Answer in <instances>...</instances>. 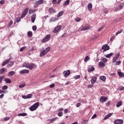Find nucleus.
I'll use <instances>...</instances> for the list:
<instances>
[{
    "label": "nucleus",
    "mask_w": 124,
    "mask_h": 124,
    "mask_svg": "<svg viewBox=\"0 0 124 124\" xmlns=\"http://www.w3.org/2000/svg\"><path fill=\"white\" fill-rule=\"evenodd\" d=\"M23 67L31 70L33 69L34 68H35L36 67V65H35L33 63H24L23 65Z\"/></svg>",
    "instance_id": "f257e3e1"
},
{
    "label": "nucleus",
    "mask_w": 124,
    "mask_h": 124,
    "mask_svg": "<svg viewBox=\"0 0 124 124\" xmlns=\"http://www.w3.org/2000/svg\"><path fill=\"white\" fill-rule=\"evenodd\" d=\"M50 49L51 48L50 47V46H48L46 47L45 49L41 51L40 52V57H44V56H45L46 54L50 51Z\"/></svg>",
    "instance_id": "f03ea898"
},
{
    "label": "nucleus",
    "mask_w": 124,
    "mask_h": 124,
    "mask_svg": "<svg viewBox=\"0 0 124 124\" xmlns=\"http://www.w3.org/2000/svg\"><path fill=\"white\" fill-rule=\"evenodd\" d=\"M39 107V102L35 103L30 108V111H35Z\"/></svg>",
    "instance_id": "7ed1b4c3"
},
{
    "label": "nucleus",
    "mask_w": 124,
    "mask_h": 124,
    "mask_svg": "<svg viewBox=\"0 0 124 124\" xmlns=\"http://www.w3.org/2000/svg\"><path fill=\"white\" fill-rule=\"evenodd\" d=\"M28 12H29V8H27L22 12L21 16V18L22 19H23V18H25V17H26V15H27V14H28Z\"/></svg>",
    "instance_id": "20e7f679"
},
{
    "label": "nucleus",
    "mask_w": 124,
    "mask_h": 124,
    "mask_svg": "<svg viewBox=\"0 0 124 124\" xmlns=\"http://www.w3.org/2000/svg\"><path fill=\"white\" fill-rule=\"evenodd\" d=\"M50 38L51 35L47 34L45 38L42 40V42H43V43L47 42V41H49V40H50Z\"/></svg>",
    "instance_id": "39448f33"
},
{
    "label": "nucleus",
    "mask_w": 124,
    "mask_h": 124,
    "mask_svg": "<svg viewBox=\"0 0 124 124\" xmlns=\"http://www.w3.org/2000/svg\"><path fill=\"white\" fill-rule=\"evenodd\" d=\"M110 49V47H109V46L108 45H104L102 46V50H104L103 52H106V51H108Z\"/></svg>",
    "instance_id": "423d86ee"
},
{
    "label": "nucleus",
    "mask_w": 124,
    "mask_h": 124,
    "mask_svg": "<svg viewBox=\"0 0 124 124\" xmlns=\"http://www.w3.org/2000/svg\"><path fill=\"white\" fill-rule=\"evenodd\" d=\"M63 74H64V77H65V78H67V77L70 75V70H68L67 71H64L63 72Z\"/></svg>",
    "instance_id": "0eeeda50"
},
{
    "label": "nucleus",
    "mask_w": 124,
    "mask_h": 124,
    "mask_svg": "<svg viewBox=\"0 0 124 124\" xmlns=\"http://www.w3.org/2000/svg\"><path fill=\"white\" fill-rule=\"evenodd\" d=\"M61 29H62V26L61 25H59L56 27L53 30L54 33H57V32H58L60 30H61Z\"/></svg>",
    "instance_id": "6e6552de"
},
{
    "label": "nucleus",
    "mask_w": 124,
    "mask_h": 124,
    "mask_svg": "<svg viewBox=\"0 0 124 124\" xmlns=\"http://www.w3.org/2000/svg\"><path fill=\"white\" fill-rule=\"evenodd\" d=\"M124 123V121L122 119H117L114 122V124H122Z\"/></svg>",
    "instance_id": "1a4fd4ad"
},
{
    "label": "nucleus",
    "mask_w": 124,
    "mask_h": 124,
    "mask_svg": "<svg viewBox=\"0 0 124 124\" xmlns=\"http://www.w3.org/2000/svg\"><path fill=\"white\" fill-rule=\"evenodd\" d=\"M108 99V97L101 96L100 99V102H105Z\"/></svg>",
    "instance_id": "9d476101"
},
{
    "label": "nucleus",
    "mask_w": 124,
    "mask_h": 124,
    "mask_svg": "<svg viewBox=\"0 0 124 124\" xmlns=\"http://www.w3.org/2000/svg\"><path fill=\"white\" fill-rule=\"evenodd\" d=\"M20 74H27L30 73V70L27 69L22 70L20 71Z\"/></svg>",
    "instance_id": "9b49d317"
},
{
    "label": "nucleus",
    "mask_w": 124,
    "mask_h": 124,
    "mask_svg": "<svg viewBox=\"0 0 124 124\" xmlns=\"http://www.w3.org/2000/svg\"><path fill=\"white\" fill-rule=\"evenodd\" d=\"M31 97H32V94H29L27 96L26 95L22 96V98H24V99L31 98Z\"/></svg>",
    "instance_id": "f8f14e48"
},
{
    "label": "nucleus",
    "mask_w": 124,
    "mask_h": 124,
    "mask_svg": "<svg viewBox=\"0 0 124 124\" xmlns=\"http://www.w3.org/2000/svg\"><path fill=\"white\" fill-rule=\"evenodd\" d=\"M119 57H120L119 53L115 55L114 58L112 59V62H116L118 60V59H119Z\"/></svg>",
    "instance_id": "ddd939ff"
},
{
    "label": "nucleus",
    "mask_w": 124,
    "mask_h": 124,
    "mask_svg": "<svg viewBox=\"0 0 124 124\" xmlns=\"http://www.w3.org/2000/svg\"><path fill=\"white\" fill-rule=\"evenodd\" d=\"M97 79V78L96 77H93L91 79V83L93 85V84H94V83H95V82H96V80Z\"/></svg>",
    "instance_id": "4468645a"
},
{
    "label": "nucleus",
    "mask_w": 124,
    "mask_h": 124,
    "mask_svg": "<svg viewBox=\"0 0 124 124\" xmlns=\"http://www.w3.org/2000/svg\"><path fill=\"white\" fill-rule=\"evenodd\" d=\"M36 18V14H34L31 16V22H32V23H34V21H35Z\"/></svg>",
    "instance_id": "2eb2a0df"
},
{
    "label": "nucleus",
    "mask_w": 124,
    "mask_h": 124,
    "mask_svg": "<svg viewBox=\"0 0 124 124\" xmlns=\"http://www.w3.org/2000/svg\"><path fill=\"white\" fill-rule=\"evenodd\" d=\"M10 61H11V58H9V59H7L6 61L4 62L1 65V66H4V65H6V64H7V63H8V62H9Z\"/></svg>",
    "instance_id": "dca6fc26"
},
{
    "label": "nucleus",
    "mask_w": 124,
    "mask_h": 124,
    "mask_svg": "<svg viewBox=\"0 0 124 124\" xmlns=\"http://www.w3.org/2000/svg\"><path fill=\"white\" fill-rule=\"evenodd\" d=\"M48 11L50 13L53 14L56 13V10L54 9L52 7H50L48 9Z\"/></svg>",
    "instance_id": "f3484780"
},
{
    "label": "nucleus",
    "mask_w": 124,
    "mask_h": 124,
    "mask_svg": "<svg viewBox=\"0 0 124 124\" xmlns=\"http://www.w3.org/2000/svg\"><path fill=\"white\" fill-rule=\"evenodd\" d=\"M4 81H5V83H7V84H10L11 83V80L9 78H4Z\"/></svg>",
    "instance_id": "a211bd4d"
},
{
    "label": "nucleus",
    "mask_w": 124,
    "mask_h": 124,
    "mask_svg": "<svg viewBox=\"0 0 124 124\" xmlns=\"http://www.w3.org/2000/svg\"><path fill=\"white\" fill-rule=\"evenodd\" d=\"M43 3V0H39L35 3V5H39Z\"/></svg>",
    "instance_id": "6ab92c4d"
},
{
    "label": "nucleus",
    "mask_w": 124,
    "mask_h": 124,
    "mask_svg": "<svg viewBox=\"0 0 124 124\" xmlns=\"http://www.w3.org/2000/svg\"><path fill=\"white\" fill-rule=\"evenodd\" d=\"M112 115H113V113H110L108 115H107L104 118V120H107V119H108V118H110V117H111V116H112Z\"/></svg>",
    "instance_id": "aec40b11"
},
{
    "label": "nucleus",
    "mask_w": 124,
    "mask_h": 124,
    "mask_svg": "<svg viewBox=\"0 0 124 124\" xmlns=\"http://www.w3.org/2000/svg\"><path fill=\"white\" fill-rule=\"evenodd\" d=\"M112 115H113V113H110L108 115H107L104 118V120H107V119H108V118H110V117H111V116H112Z\"/></svg>",
    "instance_id": "412c9836"
},
{
    "label": "nucleus",
    "mask_w": 124,
    "mask_h": 124,
    "mask_svg": "<svg viewBox=\"0 0 124 124\" xmlns=\"http://www.w3.org/2000/svg\"><path fill=\"white\" fill-rule=\"evenodd\" d=\"M121 9H123L122 5H119L115 8L116 11H119V10H121Z\"/></svg>",
    "instance_id": "4be33fe9"
},
{
    "label": "nucleus",
    "mask_w": 124,
    "mask_h": 124,
    "mask_svg": "<svg viewBox=\"0 0 124 124\" xmlns=\"http://www.w3.org/2000/svg\"><path fill=\"white\" fill-rule=\"evenodd\" d=\"M15 72L12 71H10L8 73V76L10 77V76H13V75H14L15 74Z\"/></svg>",
    "instance_id": "5701e85b"
},
{
    "label": "nucleus",
    "mask_w": 124,
    "mask_h": 124,
    "mask_svg": "<svg viewBox=\"0 0 124 124\" xmlns=\"http://www.w3.org/2000/svg\"><path fill=\"white\" fill-rule=\"evenodd\" d=\"M99 65L100 67H104V66H105V63H104L103 62H100L99 63Z\"/></svg>",
    "instance_id": "b1692460"
},
{
    "label": "nucleus",
    "mask_w": 124,
    "mask_h": 124,
    "mask_svg": "<svg viewBox=\"0 0 124 124\" xmlns=\"http://www.w3.org/2000/svg\"><path fill=\"white\" fill-rule=\"evenodd\" d=\"M92 8H93V4L92 3H89L88 5V9L89 11H91L92 10Z\"/></svg>",
    "instance_id": "393cba45"
},
{
    "label": "nucleus",
    "mask_w": 124,
    "mask_h": 124,
    "mask_svg": "<svg viewBox=\"0 0 124 124\" xmlns=\"http://www.w3.org/2000/svg\"><path fill=\"white\" fill-rule=\"evenodd\" d=\"M69 2H70V0H66L63 4V6H66V5H68V4H69Z\"/></svg>",
    "instance_id": "a878e982"
},
{
    "label": "nucleus",
    "mask_w": 124,
    "mask_h": 124,
    "mask_svg": "<svg viewBox=\"0 0 124 124\" xmlns=\"http://www.w3.org/2000/svg\"><path fill=\"white\" fill-rule=\"evenodd\" d=\"M100 78L101 79V80L102 81H103V82H105V81H106V77L104 76H102L100 77Z\"/></svg>",
    "instance_id": "bb28decb"
},
{
    "label": "nucleus",
    "mask_w": 124,
    "mask_h": 124,
    "mask_svg": "<svg viewBox=\"0 0 124 124\" xmlns=\"http://www.w3.org/2000/svg\"><path fill=\"white\" fill-rule=\"evenodd\" d=\"M87 30H89V27H84L82 29H79L78 30V31H87Z\"/></svg>",
    "instance_id": "cd10ccee"
},
{
    "label": "nucleus",
    "mask_w": 124,
    "mask_h": 124,
    "mask_svg": "<svg viewBox=\"0 0 124 124\" xmlns=\"http://www.w3.org/2000/svg\"><path fill=\"white\" fill-rule=\"evenodd\" d=\"M93 70H94V67H91L88 69V71L89 72V73H91V72L93 71Z\"/></svg>",
    "instance_id": "c85d7f7f"
},
{
    "label": "nucleus",
    "mask_w": 124,
    "mask_h": 124,
    "mask_svg": "<svg viewBox=\"0 0 124 124\" xmlns=\"http://www.w3.org/2000/svg\"><path fill=\"white\" fill-rule=\"evenodd\" d=\"M28 114L27 113H19L17 115L18 116H22V117H26V116H27Z\"/></svg>",
    "instance_id": "c756f323"
},
{
    "label": "nucleus",
    "mask_w": 124,
    "mask_h": 124,
    "mask_svg": "<svg viewBox=\"0 0 124 124\" xmlns=\"http://www.w3.org/2000/svg\"><path fill=\"white\" fill-rule=\"evenodd\" d=\"M29 51L30 52H32V51H35V47L34 46H30L29 47Z\"/></svg>",
    "instance_id": "7c9ffc66"
},
{
    "label": "nucleus",
    "mask_w": 124,
    "mask_h": 124,
    "mask_svg": "<svg viewBox=\"0 0 124 124\" xmlns=\"http://www.w3.org/2000/svg\"><path fill=\"white\" fill-rule=\"evenodd\" d=\"M5 70H6L5 68H2L0 70V74H3V73L5 72Z\"/></svg>",
    "instance_id": "2f4dec72"
},
{
    "label": "nucleus",
    "mask_w": 124,
    "mask_h": 124,
    "mask_svg": "<svg viewBox=\"0 0 124 124\" xmlns=\"http://www.w3.org/2000/svg\"><path fill=\"white\" fill-rule=\"evenodd\" d=\"M63 13H64V12L62 11L59 12L58 14L57 17H62V15H63Z\"/></svg>",
    "instance_id": "473e14b6"
},
{
    "label": "nucleus",
    "mask_w": 124,
    "mask_h": 124,
    "mask_svg": "<svg viewBox=\"0 0 124 124\" xmlns=\"http://www.w3.org/2000/svg\"><path fill=\"white\" fill-rule=\"evenodd\" d=\"M122 104H123V102L122 101H120L116 104V107H120V106H122Z\"/></svg>",
    "instance_id": "72a5a7b5"
},
{
    "label": "nucleus",
    "mask_w": 124,
    "mask_h": 124,
    "mask_svg": "<svg viewBox=\"0 0 124 124\" xmlns=\"http://www.w3.org/2000/svg\"><path fill=\"white\" fill-rule=\"evenodd\" d=\"M122 20H123L122 17H118V18H116L114 21V22H121V21H122Z\"/></svg>",
    "instance_id": "f704fd0d"
},
{
    "label": "nucleus",
    "mask_w": 124,
    "mask_h": 124,
    "mask_svg": "<svg viewBox=\"0 0 124 124\" xmlns=\"http://www.w3.org/2000/svg\"><path fill=\"white\" fill-rule=\"evenodd\" d=\"M112 55H113V53H111L110 54L105 55V57H106V58H111V57H112Z\"/></svg>",
    "instance_id": "c9c22d12"
},
{
    "label": "nucleus",
    "mask_w": 124,
    "mask_h": 124,
    "mask_svg": "<svg viewBox=\"0 0 124 124\" xmlns=\"http://www.w3.org/2000/svg\"><path fill=\"white\" fill-rule=\"evenodd\" d=\"M118 74L120 77H124V74L122 72H118Z\"/></svg>",
    "instance_id": "e433bc0d"
},
{
    "label": "nucleus",
    "mask_w": 124,
    "mask_h": 124,
    "mask_svg": "<svg viewBox=\"0 0 124 124\" xmlns=\"http://www.w3.org/2000/svg\"><path fill=\"white\" fill-rule=\"evenodd\" d=\"M101 61H102V62H107V59L106 58H101Z\"/></svg>",
    "instance_id": "4c0bfd02"
},
{
    "label": "nucleus",
    "mask_w": 124,
    "mask_h": 124,
    "mask_svg": "<svg viewBox=\"0 0 124 124\" xmlns=\"http://www.w3.org/2000/svg\"><path fill=\"white\" fill-rule=\"evenodd\" d=\"M80 77H81V76L80 75H77L74 77V79H75L77 80V79H79L80 78Z\"/></svg>",
    "instance_id": "58836bf2"
},
{
    "label": "nucleus",
    "mask_w": 124,
    "mask_h": 124,
    "mask_svg": "<svg viewBox=\"0 0 124 124\" xmlns=\"http://www.w3.org/2000/svg\"><path fill=\"white\" fill-rule=\"evenodd\" d=\"M7 89H8V86H7V85H4L2 88V90H3L4 91L7 90Z\"/></svg>",
    "instance_id": "ea45409f"
},
{
    "label": "nucleus",
    "mask_w": 124,
    "mask_h": 124,
    "mask_svg": "<svg viewBox=\"0 0 124 124\" xmlns=\"http://www.w3.org/2000/svg\"><path fill=\"white\" fill-rule=\"evenodd\" d=\"M89 60L90 58L89 57V56H86L84 59V62H88V61H89Z\"/></svg>",
    "instance_id": "a19ab883"
},
{
    "label": "nucleus",
    "mask_w": 124,
    "mask_h": 124,
    "mask_svg": "<svg viewBox=\"0 0 124 124\" xmlns=\"http://www.w3.org/2000/svg\"><path fill=\"white\" fill-rule=\"evenodd\" d=\"M57 118H52L50 120V124H52L53 122H55L56 121V119Z\"/></svg>",
    "instance_id": "79ce46f5"
},
{
    "label": "nucleus",
    "mask_w": 124,
    "mask_h": 124,
    "mask_svg": "<svg viewBox=\"0 0 124 124\" xmlns=\"http://www.w3.org/2000/svg\"><path fill=\"white\" fill-rule=\"evenodd\" d=\"M122 32H123V30L118 31L115 34L116 35H118V34H120V33H122Z\"/></svg>",
    "instance_id": "37998d69"
},
{
    "label": "nucleus",
    "mask_w": 124,
    "mask_h": 124,
    "mask_svg": "<svg viewBox=\"0 0 124 124\" xmlns=\"http://www.w3.org/2000/svg\"><path fill=\"white\" fill-rule=\"evenodd\" d=\"M13 24V21L11 20L9 23V24L8 25V28H10V26H12Z\"/></svg>",
    "instance_id": "c03bdc74"
},
{
    "label": "nucleus",
    "mask_w": 124,
    "mask_h": 124,
    "mask_svg": "<svg viewBox=\"0 0 124 124\" xmlns=\"http://www.w3.org/2000/svg\"><path fill=\"white\" fill-rule=\"evenodd\" d=\"M26 86V84H21L19 85V88H24Z\"/></svg>",
    "instance_id": "a18cd8bd"
},
{
    "label": "nucleus",
    "mask_w": 124,
    "mask_h": 124,
    "mask_svg": "<svg viewBox=\"0 0 124 124\" xmlns=\"http://www.w3.org/2000/svg\"><path fill=\"white\" fill-rule=\"evenodd\" d=\"M32 29L33 31H36V30L37 29V27H36V26L34 25L32 27Z\"/></svg>",
    "instance_id": "49530a36"
},
{
    "label": "nucleus",
    "mask_w": 124,
    "mask_h": 124,
    "mask_svg": "<svg viewBox=\"0 0 124 124\" xmlns=\"http://www.w3.org/2000/svg\"><path fill=\"white\" fill-rule=\"evenodd\" d=\"M4 76L0 77V83H2V80L4 79Z\"/></svg>",
    "instance_id": "de8ad7c7"
},
{
    "label": "nucleus",
    "mask_w": 124,
    "mask_h": 124,
    "mask_svg": "<svg viewBox=\"0 0 124 124\" xmlns=\"http://www.w3.org/2000/svg\"><path fill=\"white\" fill-rule=\"evenodd\" d=\"M75 20L77 22H80V21H81V18H80V17H77V18H76Z\"/></svg>",
    "instance_id": "09e8293b"
},
{
    "label": "nucleus",
    "mask_w": 124,
    "mask_h": 124,
    "mask_svg": "<svg viewBox=\"0 0 124 124\" xmlns=\"http://www.w3.org/2000/svg\"><path fill=\"white\" fill-rule=\"evenodd\" d=\"M29 36H32V32L30 31L28 32Z\"/></svg>",
    "instance_id": "8fccbe9b"
},
{
    "label": "nucleus",
    "mask_w": 124,
    "mask_h": 124,
    "mask_svg": "<svg viewBox=\"0 0 124 124\" xmlns=\"http://www.w3.org/2000/svg\"><path fill=\"white\" fill-rule=\"evenodd\" d=\"M26 48H27L26 46H23V47H21L20 49V51L23 52V51H24V50H25V49H26Z\"/></svg>",
    "instance_id": "3c124183"
},
{
    "label": "nucleus",
    "mask_w": 124,
    "mask_h": 124,
    "mask_svg": "<svg viewBox=\"0 0 124 124\" xmlns=\"http://www.w3.org/2000/svg\"><path fill=\"white\" fill-rule=\"evenodd\" d=\"M20 21H21V18H20V17H18L17 18H16V23H19Z\"/></svg>",
    "instance_id": "603ef678"
},
{
    "label": "nucleus",
    "mask_w": 124,
    "mask_h": 124,
    "mask_svg": "<svg viewBox=\"0 0 124 124\" xmlns=\"http://www.w3.org/2000/svg\"><path fill=\"white\" fill-rule=\"evenodd\" d=\"M14 64V62H10V63H9L8 65H9V66H12V65Z\"/></svg>",
    "instance_id": "864d4df0"
},
{
    "label": "nucleus",
    "mask_w": 124,
    "mask_h": 124,
    "mask_svg": "<svg viewBox=\"0 0 124 124\" xmlns=\"http://www.w3.org/2000/svg\"><path fill=\"white\" fill-rule=\"evenodd\" d=\"M122 63V62L121 61H118V62H116V65H120Z\"/></svg>",
    "instance_id": "5fc2aeb1"
},
{
    "label": "nucleus",
    "mask_w": 124,
    "mask_h": 124,
    "mask_svg": "<svg viewBox=\"0 0 124 124\" xmlns=\"http://www.w3.org/2000/svg\"><path fill=\"white\" fill-rule=\"evenodd\" d=\"M59 117H62V116L63 115V113H62V112L61 111V112H59L58 114Z\"/></svg>",
    "instance_id": "6e6d98bb"
},
{
    "label": "nucleus",
    "mask_w": 124,
    "mask_h": 124,
    "mask_svg": "<svg viewBox=\"0 0 124 124\" xmlns=\"http://www.w3.org/2000/svg\"><path fill=\"white\" fill-rule=\"evenodd\" d=\"M9 120H10V118L9 117H6L4 119V121L5 122L7 121H9Z\"/></svg>",
    "instance_id": "4d7b16f0"
},
{
    "label": "nucleus",
    "mask_w": 124,
    "mask_h": 124,
    "mask_svg": "<svg viewBox=\"0 0 124 124\" xmlns=\"http://www.w3.org/2000/svg\"><path fill=\"white\" fill-rule=\"evenodd\" d=\"M93 87V84H90L88 86V89H91Z\"/></svg>",
    "instance_id": "13d9d810"
},
{
    "label": "nucleus",
    "mask_w": 124,
    "mask_h": 124,
    "mask_svg": "<svg viewBox=\"0 0 124 124\" xmlns=\"http://www.w3.org/2000/svg\"><path fill=\"white\" fill-rule=\"evenodd\" d=\"M114 39H115V36H112L110 38V41H113V40H114Z\"/></svg>",
    "instance_id": "bf43d9fd"
},
{
    "label": "nucleus",
    "mask_w": 124,
    "mask_h": 124,
    "mask_svg": "<svg viewBox=\"0 0 124 124\" xmlns=\"http://www.w3.org/2000/svg\"><path fill=\"white\" fill-rule=\"evenodd\" d=\"M104 28V26H102L98 29V31H101Z\"/></svg>",
    "instance_id": "052dcab7"
},
{
    "label": "nucleus",
    "mask_w": 124,
    "mask_h": 124,
    "mask_svg": "<svg viewBox=\"0 0 124 124\" xmlns=\"http://www.w3.org/2000/svg\"><path fill=\"white\" fill-rule=\"evenodd\" d=\"M64 113L65 114H67V113H68V108L65 109L64 110Z\"/></svg>",
    "instance_id": "680f3d73"
},
{
    "label": "nucleus",
    "mask_w": 124,
    "mask_h": 124,
    "mask_svg": "<svg viewBox=\"0 0 124 124\" xmlns=\"http://www.w3.org/2000/svg\"><path fill=\"white\" fill-rule=\"evenodd\" d=\"M52 3L53 5H54L55 3H57V0H52Z\"/></svg>",
    "instance_id": "e2e57ef3"
},
{
    "label": "nucleus",
    "mask_w": 124,
    "mask_h": 124,
    "mask_svg": "<svg viewBox=\"0 0 124 124\" xmlns=\"http://www.w3.org/2000/svg\"><path fill=\"white\" fill-rule=\"evenodd\" d=\"M124 88L123 86H121L119 88V91H123L124 90Z\"/></svg>",
    "instance_id": "0e129e2a"
},
{
    "label": "nucleus",
    "mask_w": 124,
    "mask_h": 124,
    "mask_svg": "<svg viewBox=\"0 0 124 124\" xmlns=\"http://www.w3.org/2000/svg\"><path fill=\"white\" fill-rule=\"evenodd\" d=\"M104 13H105V14H107V13H108V11L107 10V9H105L104 10Z\"/></svg>",
    "instance_id": "69168bd1"
},
{
    "label": "nucleus",
    "mask_w": 124,
    "mask_h": 124,
    "mask_svg": "<svg viewBox=\"0 0 124 124\" xmlns=\"http://www.w3.org/2000/svg\"><path fill=\"white\" fill-rule=\"evenodd\" d=\"M50 88H54L55 87V84H51L50 86H49Z\"/></svg>",
    "instance_id": "338daca9"
},
{
    "label": "nucleus",
    "mask_w": 124,
    "mask_h": 124,
    "mask_svg": "<svg viewBox=\"0 0 124 124\" xmlns=\"http://www.w3.org/2000/svg\"><path fill=\"white\" fill-rule=\"evenodd\" d=\"M95 118H96V114H94L92 117V119H95Z\"/></svg>",
    "instance_id": "774afa93"
}]
</instances>
